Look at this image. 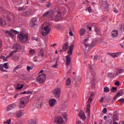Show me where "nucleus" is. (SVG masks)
<instances>
[{
	"instance_id": "nucleus-7",
	"label": "nucleus",
	"mask_w": 124,
	"mask_h": 124,
	"mask_svg": "<svg viewBox=\"0 0 124 124\" xmlns=\"http://www.w3.org/2000/svg\"><path fill=\"white\" fill-rule=\"evenodd\" d=\"M57 104V100L55 99H50L48 101V104L50 107H54Z\"/></svg>"
},
{
	"instance_id": "nucleus-39",
	"label": "nucleus",
	"mask_w": 124,
	"mask_h": 124,
	"mask_svg": "<svg viewBox=\"0 0 124 124\" xmlns=\"http://www.w3.org/2000/svg\"><path fill=\"white\" fill-rule=\"evenodd\" d=\"M54 96L57 99H60V97H61L60 93H54Z\"/></svg>"
},
{
	"instance_id": "nucleus-35",
	"label": "nucleus",
	"mask_w": 124,
	"mask_h": 124,
	"mask_svg": "<svg viewBox=\"0 0 124 124\" xmlns=\"http://www.w3.org/2000/svg\"><path fill=\"white\" fill-rule=\"evenodd\" d=\"M66 84L67 86H69V85H70V84H71V80L70 79V78H68L66 80Z\"/></svg>"
},
{
	"instance_id": "nucleus-59",
	"label": "nucleus",
	"mask_w": 124,
	"mask_h": 124,
	"mask_svg": "<svg viewBox=\"0 0 124 124\" xmlns=\"http://www.w3.org/2000/svg\"><path fill=\"white\" fill-rule=\"evenodd\" d=\"M8 17L9 18L8 21H11V19H12V16H10V15H8Z\"/></svg>"
},
{
	"instance_id": "nucleus-41",
	"label": "nucleus",
	"mask_w": 124,
	"mask_h": 124,
	"mask_svg": "<svg viewBox=\"0 0 124 124\" xmlns=\"http://www.w3.org/2000/svg\"><path fill=\"white\" fill-rule=\"evenodd\" d=\"M23 87H24V85H17L16 86V90H21L23 88Z\"/></svg>"
},
{
	"instance_id": "nucleus-26",
	"label": "nucleus",
	"mask_w": 124,
	"mask_h": 124,
	"mask_svg": "<svg viewBox=\"0 0 124 124\" xmlns=\"http://www.w3.org/2000/svg\"><path fill=\"white\" fill-rule=\"evenodd\" d=\"M39 57H41L42 58V57H44V51L43 50V49H41L40 51L39 52Z\"/></svg>"
},
{
	"instance_id": "nucleus-28",
	"label": "nucleus",
	"mask_w": 124,
	"mask_h": 124,
	"mask_svg": "<svg viewBox=\"0 0 124 124\" xmlns=\"http://www.w3.org/2000/svg\"><path fill=\"white\" fill-rule=\"evenodd\" d=\"M21 15L22 16H29V15H31V12L28 11L24 13H22Z\"/></svg>"
},
{
	"instance_id": "nucleus-21",
	"label": "nucleus",
	"mask_w": 124,
	"mask_h": 124,
	"mask_svg": "<svg viewBox=\"0 0 124 124\" xmlns=\"http://www.w3.org/2000/svg\"><path fill=\"white\" fill-rule=\"evenodd\" d=\"M116 121H119V117H118V115L114 114L112 117V120L111 122H116Z\"/></svg>"
},
{
	"instance_id": "nucleus-27",
	"label": "nucleus",
	"mask_w": 124,
	"mask_h": 124,
	"mask_svg": "<svg viewBox=\"0 0 124 124\" xmlns=\"http://www.w3.org/2000/svg\"><path fill=\"white\" fill-rule=\"evenodd\" d=\"M123 72H124V69H118L117 70L116 75H119V74H121V73H123Z\"/></svg>"
},
{
	"instance_id": "nucleus-25",
	"label": "nucleus",
	"mask_w": 124,
	"mask_h": 124,
	"mask_svg": "<svg viewBox=\"0 0 124 124\" xmlns=\"http://www.w3.org/2000/svg\"><path fill=\"white\" fill-rule=\"evenodd\" d=\"M86 32V30L84 29H81V30L79 31V34L81 36H83L85 33Z\"/></svg>"
},
{
	"instance_id": "nucleus-45",
	"label": "nucleus",
	"mask_w": 124,
	"mask_h": 124,
	"mask_svg": "<svg viewBox=\"0 0 124 124\" xmlns=\"http://www.w3.org/2000/svg\"><path fill=\"white\" fill-rule=\"evenodd\" d=\"M11 123V119H9V120H7L6 122H4V124H10Z\"/></svg>"
},
{
	"instance_id": "nucleus-10",
	"label": "nucleus",
	"mask_w": 124,
	"mask_h": 124,
	"mask_svg": "<svg viewBox=\"0 0 124 124\" xmlns=\"http://www.w3.org/2000/svg\"><path fill=\"white\" fill-rule=\"evenodd\" d=\"M37 19L35 18H32L31 20L30 23V26L31 27H33L35 26H37Z\"/></svg>"
},
{
	"instance_id": "nucleus-3",
	"label": "nucleus",
	"mask_w": 124,
	"mask_h": 124,
	"mask_svg": "<svg viewBox=\"0 0 124 124\" xmlns=\"http://www.w3.org/2000/svg\"><path fill=\"white\" fill-rule=\"evenodd\" d=\"M46 79V75L43 74L38 76L36 78V82L39 83H42L44 82V81Z\"/></svg>"
},
{
	"instance_id": "nucleus-19",
	"label": "nucleus",
	"mask_w": 124,
	"mask_h": 124,
	"mask_svg": "<svg viewBox=\"0 0 124 124\" xmlns=\"http://www.w3.org/2000/svg\"><path fill=\"white\" fill-rule=\"evenodd\" d=\"M16 9L17 10V11H21L22 12H24V11H26V10L25 7H16Z\"/></svg>"
},
{
	"instance_id": "nucleus-13",
	"label": "nucleus",
	"mask_w": 124,
	"mask_h": 124,
	"mask_svg": "<svg viewBox=\"0 0 124 124\" xmlns=\"http://www.w3.org/2000/svg\"><path fill=\"white\" fill-rule=\"evenodd\" d=\"M55 122L59 124H62L63 123V119L62 117H57L55 119Z\"/></svg>"
},
{
	"instance_id": "nucleus-5",
	"label": "nucleus",
	"mask_w": 124,
	"mask_h": 124,
	"mask_svg": "<svg viewBox=\"0 0 124 124\" xmlns=\"http://www.w3.org/2000/svg\"><path fill=\"white\" fill-rule=\"evenodd\" d=\"M3 68H6V69H8V63H5L3 64H0V70L2 71V72H7V70L3 69Z\"/></svg>"
},
{
	"instance_id": "nucleus-24",
	"label": "nucleus",
	"mask_w": 124,
	"mask_h": 124,
	"mask_svg": "<svg viewBox=\"0 0 124 124\" xmlns=\"http://www.w3.org/2000/svg\"><path fill=\"white\" fill-rule=\"evenodd\" d=\"M6 22L5 20L2 19L1 17H0V26H5Z\"/></svg>"
},
{
	"instance_id": "nucleus-31",
	"label": "nucleus",
	"mask_w": 124,
	"mask_h": 124,
	"mask_svg": "<svg viewBox=\"0 0 124 124\" xmlns=\"http://www.w3.org/2000/svg\"><path fill=\"white\" fill-rule=\"evenodd\" d=\"M114 76L115 74L112 73H108V78H109L110 79H111V78H114Z\"/></svg>"
},
{
	"instance_id": "nucleus-14",
	"label": "nucleus",
	"mask_w": 124,
	"mask_h": 124,
	"mask_svg": "<svg viewBox=\"0 0 124 124\" xmlns=\"http://www.w3.org/2000/svg\"><path fill=\"white\" fill-rule=\"evenodd\" d=\"M71 62V57L69 55H67L66 56V64L67 65H69L70 64V62Z\"/></svg>"
},
{
	"instance_id": "nucleus-62",
	"label": "nucleus",
	"mask_w": 124,
	"mask_h": 124,
	"mask_svg": "<svg viewBox=\"0 0 124 124\" xmlns=\"http://www.w3.org/2000/svg\"><path fill=\"white\" fill-rule=\"evenodd\" d=\"M50 6L51 4L50 3V2H48V4H46V7H50Z\"/></svg>"
},
{
	"instance_id": "nucleus-47",
	"label": "nucleus",
	"mask_w": 124,
	"mask_h": 124,
	"mask_svg": "<svg viewBox=\"0 0 124 124\" xmlns=\"http://www.w3.org/2000/svg\"><path fill=\"white\" fill-rule=\"evenodd\" d=\"M22 66L21 65H17L16 67H15V68L14 69V71H15V70H17V69L19 68H21Z\"/></svg>"
},
{
	"instance_id": "nucleus-22",
	"label": "nucleus",
	"mask_w": 124,
	"mask_h": 124,
	"mask_svg": "<svg viewBox=\"0 0 124 124\" xmlns=\"http://www.w3.org/2000/svg\"><path fill=\"white\" fill-rule=\"evenodd\" d=\"M79 116L80 117V119L82 120H86V115L85 113L83 112H80L79 114Z\"/></svg>"
},
{
	"instance_id": "nucleus-32",
	"label": "nucleus",
	"mask_w": 124,
	"mask_h": 124,
	"mask_svg": "<svg viewBox=\"0 0 124 124\" xmlns=\"http://www.w3.org/2000/svg\"><path fill=\"white\" fill-rule=\"evenodd\" d=\"M91 108V105H88L86 108V112L88 114V115H90V109Z\"/></svg>"
},
{
	"instance_id": "nucleus-50",
	"label": "nucleus",
	"mask_w": 124,
	"mask_h": 124,
	"mask_svg": "<svg viewBox=\"0 0 124 124\" xmlns=\"http://www.w3.org/2000/svg\"><path fill=\"white\" fill-rule=\"evenodd\" d=\"M98 59V56H97V55L94 56V58H93L94 62H96V61H97Z\"/></svg>"
},
{
	"instance_id": "nucleus-6",
	"label": "nucleus",
	"mask_w": 124,
	"mask_h": 124,
	"mask_svg": "<svg viewBox=\"0 0 124 124\" xmlns=\"http://www.w3.org/2000/svg\"><path fill=\"white\" fill-rule=\"evenodd\" d=\"M5 32L6 33H8L9 35L12 36V37H13V33L14 34H19V31H16L13 29H11L10 31L6 30Z\"/></svg>"
},
{
	"instance_id": "nucleus-20",
	"label": "nucleus",
	"mask_w": 124,
	"mask_h": 124,
	"mask_svg": "<svg viewBox=\"0 0 124 124\" xmlns=\"http://www.w3.org/2000/svg\"><path fill=\"white\" fill-rule=\"evenodd\" d=\"M37 119H31L28 121L29 124H37Z\"/></svg>"
},
{
	"instance_id": "nucleus-43",
	"label": "nucleus",
	"mask_w": 124,
	"mask_h": 124,
	"mask_svg": "<svg viewBox=\"0 0 124 124\" xmlns=\"http://www.w3.org/2000/svg\"><path fill=\"white\" fill-rule=\"evenodd\" d=\"M120 30L121 31L124 32V25H120Z\"/></svg>"
},
{
	"instance_id": "nucleus-2",
	"label": "nucleus",
	"mask_w": 124,
	"mask_h": 124,
	"mask_svg": "<svg viewBox=\"0 0 124 124\" xmlns=\"http://www.w3.org/2000/svg\"><path fill=\"white\" fill-rule=\"evenodd\" d=\"M18 38L21 42L25 43L27 42L29 39V36L27 34H24L22 32H20L18 34Z\"/></svg>"
},
{
	"instance_id": "nucleus-38",
	"label": "nucleus",
	"mask_w": 124,
	"mask_h": 124,
	"mask_svg": "<svg viewBox=\"0 0 124 124\" xmlns=\"http://www.w3.org/2000/svg\"><path fill=\"white\" fill-rule=\"evenodd\" d=\"M104 91L105 93H109L110 89L108 87H105L104 88Z\"/></svg>"
},
{
	"instance_id": "nucleus-60",
	"label": "nucleus",
	"mask_w": 124,
	"mask_h": 124,
	"mask_svg": "<svg viewBox=\"0 0 124 124\" xmlns=\"http://www.w3.org/2000/svg\"><path fill=\"white\" fill-rule=\"evenodd\" d=\"M52 67L53 68H57V67H58V64H54L53 66H52Z\"/></svg>"
},
{
	"instance_id": "nucleus-36",
	"label": "nucleus",
	"mask_w": 124,
	"mask_h": 124,
	"mask_svg": "<svg viewBox=\"0 0 124 124\" xmlns=\"http://www.w3.org/2000/svg\"><path fill=\"white\" fill-rule=\"evenodd\" d=\"M62 116L65 121H67V114H66V113L64 112L62 113Z\"/></svg>"
},
{
	"instance_id": "nucleus-11",
	"label": "nucleus",
	"mask_w": 124,
	"mask_h": 124,
	"mask_svg": "<svg viewBox=\"0 0 124 124\" xmlns=\"http://www.w3.org/2000/svg\"><path fill=\"white\" fill-rule=\"evenodd\" d=\"M44 98V97L43 96H41L37 99V103L38 105H40V106H42L43 105V104H42V102H43Z\"/></svg>"
},
{
	"instance_id": "nucleus-18",
	"label": "nucleus",
	"mask_w": 124,
	"mask_h": 124,
	"mask_svg": "<svg viewBox=\"0 0 124 124\" xmlns=\"http://www.w3.org/2000/svg\"><path fill=\"white\" fill-rule=\"evenodd\" d=\"M16 106V105L15 104H12L11 105H9L7 108L8 111L12 110V109H14Z\"/></svg>"
},
{
	"instance_id": "nucleus-40",
	"label": "nucleus",
	"mask_w": 124,
	"mask_h": 124,
	"mask_svg": "<svg viewBox=\"0 0 124 124\" xmlns=\"http://www.w3.org/2000/svg\"><path fill=\"white\" fill-rule=\"evenodd\" d=\"M117 92V87H112L111 89V93H115Z\"/></svg>"
},
{
	"instance_id": "nucleus-29",
	"label": "nucleus",
	"mask_w": 124,
	"mask_h": 124,
	"mask_svg": "<svg viewBox=\"0 0 124 124\" xmlns=\"http://www.w3.org/2000/svg\"><path fill=\"white\" fill-rule=\"evenodd\" d=\"M23 115V111L22 110H19L16 114L17 118H20Z\"/></svg>"
},
{
	"instance_id": "nucleus-23",
	"label": "nucleus",
	"mask_w": 124,
	"mask_h": 124,
	"mask_svg": "<svg viewBox=\"0 0 124 124\" xmlns=\"http://www.w3.org/2000/svg\"><path fill=\"white\" fill-rule=\"evenodd\" d=\"M93 97H94V94H91L88 99V103H89V104H91V103H92V101L93 99Z\"/></svg>"
},
{
	"instance_id": "nucleus-64",
	"label": "nucleus",
	"mask_w": 124,
	"mask_h": 124,
	"mask_svg": "<svg viewBox=\"0 0 124 124\" xmlns=\"http://www.w3.org/2000/svg\"><path fill=\"white\" fill-rule=\"evenodd\" d=\"M82 124V122H81V121H78V122H77V124Z\"/></svg>"
},
{
	"instance_id": "nucleus-48",
	"label": "nucleus",
	"mask_w": 124,
	"mask_h": 124,
	"mask_svg": "<svg viewBox=\"0 0 124 124\" xmlns=\"http://www.w3.org/2000/svg\"><path fill=\"white\" fill-rule=\"evenodd\" d=\"M113 12L116 14L119 13V11H118V9L116 7L113 8Z\"/></svg>"
},
{
	"instance_id": "nucleus-8",
	"label": "nucleus",
	"mask_w": 124,
	"mask_h": 124,
	"mask_svg": "<svg viewBox=\"0 0 124 124\" xmlns=\"http://www.w3.org/2000/svg\"><path fill=\"white\" fill-rule=\"evenodd\" d=\"M73 48H74V45L72 44L69 46V48L68 50L67 54L68 56H72L73 54Z\"/></svg>"
},
{
	"instance_id": "nucleus-37",
	"label": "nucleus",
	"mask_w": 124,
	"mask_h": 124,
	"mask_svg": "<svg viewBox=\"0 0 124 124\" xmlns=\"http://www.w3.org/2000/svg\"><path fill=\"white\" fill-rule=\"evenodd\" d=\"M118 101L120 103V105L122 106V105H123L124 104V98H121L118 100Z\"/></svg>"
},
{
	"instance_id": "nucleus-16",
	"label": "nucleus",
	"mask_w": 124,
	"mask_h": 124,
	"mask_svg": "<svg viewBox=\"0 0 124 124\" xmlns=\"http://www.w3.org/2000/svg\"><path fill=\"white\" fill-rule=\"evenodd\" d=\"M16 53H17V51H15V50L12 51L11 53L9 54V55L6 57L5 61H7V59H9V58H11V57H12V56H13L14 54H16Z\"/></svg>"
},
{
	"instance_id": "nucleus-4",
	"label": "nucleus",
	"mask_w": 124,
	"mask_h": 124,
	"mask_svg": "<svg viewBox=\"0 0 124 124\" xmlns=\"http://www.w3.org/2000/svg\"><path fill=\"white\" fill-rule=\"evenodd\" d=\"M50 31H51V29L48 25H46V27L44 28V31H42V34L43 36H46L49 32H50Z\"/></svg>"
},
{
	"instance_id": "nucleus-12",
	"label": "nucleus",
	"mask_w": 124,
	"mask_h": 124,
	"mask_svg": "<svg viewBox=\"0 0 124 124\" xmlns=\"http://www.w3.org/2000/svg\"><path fill=\"white\" fill-rule=\"evenodd\" d=\"M54 16V12L51 11L49 12V11L46 12V13L44 14V17H53Z\"/></svg>"
},
{
	"instance_id": "nucleus-15",
	"label": "nucleus",
	"mask_w": 124,
	"mask_h": 124,
	"mask_svg": "<svg viewBox=\"0 0 124 124\" xmlns=\"http://www.w3.org/2000/svg\"><path fill=\"white\" fill-rule=\"evenodd\" d=\"M119 35V32L117 30H114L111 32V36L112 37H117Z\"/></svg>"
},
{
	"instance_id": "nucleus-52",
	"label": "nucleus",
	"mask_w": 124,
	"mask_h": 124,
	"mask_svg": "<svg viewBox=\"0 0 124 124\" xmlns=\"http://www.w3.org/2000/svg\"><path fill=\"white\" fill-rule=\"evenodd\" d=\"M114 84L115 85V86L119 87V86H120V82L119 81H117Z\"/></svg>"
},
{
	"instance_id": "nucleus-34",
	"label": "nucleus",
	"mask_w": 124,
	"mask_h": 124,
	"mask_svg": "<svg viewBox=\"0 0 124 124\" xmlns=\"http://www.w3.org/2000/svg\"><path fill=\"white\" fill-rule=\"evenodd\" d=\"M119 95H123V94H121V93H118V94H116V95H115V97H113L112 101H116V100H117V98H118V96H119Z\"/></svg>"
},
{
	"instance_id": "nucleus-63",
	"label": "nucleus",
	"mask_w": 124,
	"mask_h": 124,
	"mask_svg": "<svg viewBox=\"0 0 124 124\" xmlns=\"http://www.w3.org/2000/svg\"><path fill=\"white\" fill-rule=\"evenodd\" d=\"M71 71H72L71 69H70L69 70L67 73V74H70V73H71Z\"/></svg>"
},
{
	"instance_id": "nucleus-17",
	"label": "nucleus",
	"mask_w": 124,
	"mask_h": 124,
	"mask_svg": "<svg viewBox=\"0 0 124 124\" xmlns=\"http://www.w3.org/2000/svg\"><path fill=\"white\" fill-rule=\"evenodd\" d=\"M62 49L63 51H64L65 52L67 50V49H68V42H67L64 44L62 47Z\"/></svg>"
},
{
	"instance_id": "nucleus-55",
	"label": "nucleus",
	"mask_w": 124,
	"mask_h": 124,
	"mask_svg": "<svg viewBox=\"0 0 124 124\" xmlns=\"http://www.w3.org/2000/svg\"><path fill=\"white\" fill-rule=\"evenodd\" d=\"M0 59L1 60H3V61H4L5 62H6V61H5V58L4 57V56H0Z\"/></svg>"
},
{
	"instance_id": "nucleus-42",
	"label": "nucleus",
	"mask_w": 124,
	"mask_h": 124,
	"mask_svg": "<svg viewBox=\"0 0 124 124\" xmlns=\"http://www.w3.org/2000/svg\"><path fill=\"white\" fill-rule=\"evenodd\" d=\"M34 53H35V50H34V49H31L30 50V55H31L32 56L34 54Z\"/></svg>"
},
{
	"instance_id": "nucleus-51",
	"label": "nucleus",
	"mask_w": 124,
	"mask_h": 124,
	"mask_svg": "<svg viewBox=\"0 0 124 124\" xmlns=\"http://www.w3.org/2000/svg\"><path fill=\"white\" fill-rule=\"evenodd\" d=\"M117 93H124V89L121 90Z\"/></svg>"
},
{
	"instance_id": "nucleus-53",
	"label": "nucleus",
	"mask_w": 124,
	"mask_h": 124,
	"mask_svg": "<svg viewBox=\"0 0 124 124\" xmlns=\"http://www.w3.org/2000/svg\"><path fill=\"white\" fill-rule=\"evenodd\" d=\"M31 69H32V68L31 66H27V70L28 71H30Z\"/></svg>"
},
{
	"instance_id": "nucleus-9",
	"label": "nucleus",
	"mask_w": 124,
	"mask_h": 124,
	"mask_svg": "<svg viewBox=\"0 0 124 124\" xmlns=\"http://www.w3.org/2000/svg\"><path fill=\"white\" fill-rule=\"evenodd\" d=\"M13 49H15V51H16V52H19L20 50H21V48L22 46L19 44H15L13 46Z\"/></svg>"
},
{
	"instance_id": "nucleus-56",
	"label": "nucleus",
	"mask_w": 124,
	"mask_h": 124,
	"mask_svg": "<svg viewBox=\"0 0 124 124\" xmlns=\"http://www.w3.org/2000/svg\"><path fill=\"white\" fill-rule=\"evenodd\" d=\"M69 34L70 36H73V33L72 32V31H71V30H70Z\"/></svg>"
},
{
	"instance_id": "nucleus-54",
	"label": "nucleus",
	"mask_w": 124,
	"mask_h": 124,
	"mask_svg": "<svg viewBox=\"0 0 124 124\" xmlns=\"http://www.w3.org/2000/svg\"><path fill=\"white\" fill-rule=\"evenodd\" d=\"M58 15L56 16L57 18H59L61 16V12H58Z\"/></svg>"
},
{
	"instance_id": "nucleus-61",
	"label": "nucleus",
	"mask_w": 124,
	"mask_h": 124,
	"mask_svg": "<svg viewBox=\"0 0 124 124\" xmlns=\"http://www.w3.org/2000/svg\"><path fill=\"white\" fill-rule=\"evenodd\" d=\"M103 100H104V98L103 97H102L100 99V102H103Z\"/></svg>"
},
{
	"instance_id": "nucleus-1",
	"label": "nucleus",
	"mask_w": 124,
	"mask_h": 124,
	"mask_svg": "<svg viewBox=\"0 0 124 124\" xmlns=\"http://www.w3.org/2000/svg\"><path fill=\"white\" fill-rule=\"evenodd\" d=\"M29 99L28 97H23L20 99L19 108H24L25 106L28 104Z\"/></svg>"
},
{
	"instance_id": "nucleus-33",
	"label": "nucleus",
	"mask_w": 124,
	"mask_h": 124,
	"mask_svg": "<svg viewBox=\"0 0 124 124\" xmlns=\"http://www.w3.org/2000/svg\"><path fill=\"white\" fill-rule=\"evenodd\" d=\"M119 52L115 53H111L110 56L112 57V58H118L119 57Z\"/></svg>"
},
{
	"instance_id": "nucleus-44",
	"label": "nucleus",
	"mask_w": 124,
	"mask_h": 124,
	"mask_svg": "<svg viewBox=\"0 0 124 124\" xmlns=\"http://www.w3.org/2000/svg\"><path fill=\"white\" fill-rule=\"evenodd\" d=\"M86 11L88 10V12H89V13H91V12H92V11H93V10H92V7L89 6V7L87 8V9L85 10Z\"/></svg>"
},
{
	"instance_id": "nucleus-30",
	"label": "nucleus",
	"mask_w": 124,
	"mask_h": 124,
	"mask_svg": "<svg viewBox=\"0 0 124 124\" xmlns=\"http://www.w3.org/2000/svg\"><path fill=\"white\" fill-rule=\"evenodd\" d=\"M62 93V90L59 88L54 90V93Z\"/></svg>"
},
{
	"instance_id": "nucleus-57",
	"label": "nucleus",
	"mask_w": 124,
	"mask_h": 124,
	"mask_svg": "<svg viewBox=\"0 0 124 124\" xmlns=\"http://www.w3.org/2000/svg\"><path fill=\"white\" fill-rule=\"evenodd\" d=\"M95 31L96 32H99V31H100V30H99V29H97V28H95Z\"/></svg>"
},
{
	"instance_id": "nucleus-46",
	"label": "nucleus",
	"mask_w": 124,
	"mask_h": 124,
	"mask_svg": "<svg viewBox=\"0 0 124 124\" xmlns=\"http://www.w3.org/2000/svg\"><path fill=\"white\" fill-rule=\"evenodd\" d=\"M33 93V91H24L23 92L21 93Z\"/></svg>"
},
{
	"instance_id": "nucleus-49",
	"label": "nucleus",
	"mask_w": 124,
	"mask_h": 124,
	"mask_svg": "<svg viewBox=\"0 0 124 124\" xmlns=\"http://www.w3.org/2000/svg\"><path fill=\"white\" fill-rule=\"evenodd\" d=\"M103 114H106L107 113V108H104L102 111Z\"/></svg>"
},
{
	"instance_id": "nucleus-58",
	"label": "nucleus",
	"mask_w": 124,
	"mask_h": 124,
	"mask_svg": "<svg viewBox=\"0 0 124 124\" xmlns=\"http://www.w3.org/2000/svg\"><path fill=\"white\" fill-rule=\"evenodd\" d=\"M84 46H85V47H89L90 46V44H86V43H84Z\"/></svg>"
}]
</instances>
